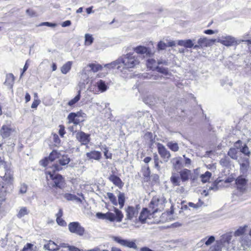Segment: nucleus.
Returning <instances> with one entry per match:
<instances>
[{"label": "nucleus", "mask_w": 251, "mask_h": 251, "mask_svg": "<svg viewBox=\"0 0 251 251\" xmlns=\"http://www.w3.org/2000/svg\"><path fill=\"white\" fill-rule=\"evenodd\" d=\"M139 63L137 55L133 53H129L120 57L110 63L105 64L104 67L108 69L117 68L121 72H124L125 70L130 71L131 69L138 65Z\"/></svg>", "instance_id": "nucleus-1"}, {"label": "nucleus", "mask_w": 251, "mask_h": 251, "mask_svg": "<svg viewBox=\"0 0 251 251\" xmlns=\"http://www.w3.org/2000/svg\"><path fill=\"white\" fill-rule=\"evenodd\" d=\"M61 169L62 167L60 165L55 164L47 168L45 172L47 180H49V177H50L53 181L52 187L54 188L53 192L55 194V195L57 194V191L55 189L57 190L58 188L62 190L66 186L64 178L62 176L59 174H55L56 171H59Z\"/></svg>", "instance_id": "nucleus-2"}, {"label": "nucleus", "mask_w": 251, "mask_h": 251, "mask_svg": "<svg viewBox=\"0 0 251 251\" xmlns=\"http://www.w3.org/2000/svg\"><path fill=\"white\" fill-rule=\"evenodd\" d=\"M3 173H4L3 180L5 183H0V198L1 199L0 201L4 199L7 191L8 186L11 184L13 180V173L9 167L5 162L0 160V176L1 177H2L1 175H3Z\"/></svg>", "instance_id": "nucleus-3"}, {"label": "nucleus", "mask_w": 251, "mask_h": 251, "mask_svg": "<svg viewBox=\"0 0 251 251\" xmlns=\"http://www.w3.org/2000/svg\"><path fill=\"white\" fill-rule=\"evenodd\" d=\"M166 202V200L163 196L153 197L149 204L150 212L154 214L162 211Z\"/></svg>", "instance_id": "nucleus-4"}, {"label": "nucleus", "mask_w": 251, "mask_h": 251, "mask_svg": "<svg viewBox=\"0 0 251 251\" xmlns=\"http://www.w3.org/2000/svg\"><path fill=\"white\" fill-rule=\"evenodd\" d=\"M217 42L226 47L237 46L241 43V41L231 35H222L217 39Z\"/></svg>", "instance_id": "nucleus-5"}, {"label": "nucleus", "mask_w": 251, "mask_h": 251, "mask_svg": "<svg viewBox=\"0 0 251 251\" xmlns=\"http://www.w3.org/2000/svg\"><path fill=\"white\" fill-rule=\"evenodd\" d=\"M69 231L79 236H83L85 233V228L77 222H71L68 225Z\"/></svg>", "instance_id": "nucleus-6"}, {"label": "nucleus", "mask_w": 251, "mask_h": 251, "mask_svg": "<svg viewBox=\"0 0 251 251\" xmlns=\"http://www.w3.org/2000/svg\"><path fill=\"white\" fill-rule=\"evenodd\" d=\"M140 209L141 206L139 204H137L135 206H128L126 209V218L128 220L136 218Z\"/></svg>", "instance_id": "nucleus-7"}, {"label": "nucleus", "mask_w": 251, "mask_h": 251, "mask_svg": "<svg viewBox=\"0 0 251 251\" xmlns=\"http://www.w3.org/2000/svg\"><path fill=\"white\" fill-rule=\"evenodd\" d=\"M112 238L114 241L120 244L122 246L127 247L129 248H132L135 250H137L138 249L135 241L123 239L119 236H113Z\"/></svg>", "instance_id": "nucleus-8"}, {"label": "nucleus", "mask_w": 251, "mask_h": 251, "mask_svg": "<svg viewBox=\"0 0 251 251\" xmlns=\"http://www.w3.org/2000/svg\"><path fill=\"white\" fill-rule=\"evenodd\" d=\"M157 151L161 157L163 159L164 162H168L171 157V154L165 146L161 143L157 144Z\"/></svg>", "instance_id": "nucleus-9"}, {"label": "nucleus", "mask_w": 251, "mask_h": 251, "mask_svg": "<svg viewBox=\"0 0 251 251\" xmlns=\"http://www.w3.org/2000/svg\"><path fill=\"white\" fill-rule=\"evenodd\" d=\"M60 157V153L57 151L53 150L48 157H46L40 161V164L44 167L47 166L49 165L50 162H52L55 159L59 158Z\"/></svg>", "instance_id": "nucleus-10"}, {"label": "nucleus", "mask_w": 251, "mask_h": 251, "mask_svg": "<svg viewBox=\"0 0 251 251\" xmlns=\"http://www.w3.org/2000/svg\"><path fill=\"white\" fill-rule=\"evenodd\" d=\"M216 39H208L206 37L200 38L198 41V45L194 46V49H198L203 47H208L216 42Z\"/></svg>", "instance_id": "nucleus-11"}, {"label": "nucleus", "mask_w": 251, "mask_h": 251, "mask_svg": "<svg viewBox=\"0 0 251 251\" xmlns=\"http://www.w3.org/2000/svg\"><path fill=\"white\" fill-rule=\"evenodd\" d=\"M90 134L85 133L83 131L77 132L75 134V137L77 140L81 143V145H86L90 141Z\"/></svg>", "instance_id": "nucleus-12"}, {"label": "nucleus", "mask_w": 251, "mask_h": 251, "mask_svg": "<svg viewBox=\"0 0 251 251\" xmlns=\"http://www.w3.org/2000/svg\"><path fill=\"white\" fill-rule=\"evenodd\" d=\"M88 68H90V70L93 72L95 73L101 70L102 66L96 63L89 64L87 67H86L83 70L82 73V75L84 76V78H86V80L88 79V75H87L86 73V69Z\"/></svg>", "instance_id": "nucleus-13"}, {"label": "nucleus", "mask_w": 251, "mask_h": 251, "mask_svg": "<svg viewBox=\"0 0 251 251\" xmlns=\"http://www.w3.org/2000/svg\"><path fill=\"white\" fill-rule=\"evenodd\" d=\"M240 246L237 248L240 250L248 251L251 246V240L248 236H243L240 240Z\"/></svg>", "instance_id": "nucleus-14"}, {"label": "nucleus", "mask_w": 251, "mask_h": 251, "mask_svg": "<svg viewBox=\"0 0 251 251\" xmlns=\"http://www.w3.org/2000/svg\"><path fill=\"white\" fill-rule=\"evenodd\" d=\"M232 237V235L231 233H228L224 235L221 240V243L223 246V248H225L226 250L229 249V244Z\"/></svg>", "instance_id": "nucleus-15"}, {"label": "nucleus", "mask_w": 251, "mask_h": 251, "mask_svg": "<svg viewBox=\"0 0 251 251\" xmlns=\"http://www.w3.org/2000/svg\"><path fill=\"white\" fill-rule=\"evenodd\" d=\"M171 163L173 164L174 168L177 171L184 167L183 163V159L181 157H176L171 160Z\"/></svg>", "instance_id": "nucleus-16"}, {"label": "nucleus", "mask_w": 251, "mask_h": 251, "mask_svg": "<svg viewBox=\"0 0 251 251\" xmlns=\"http://www.w3.org/2000/svg\"><path fill=\"white\" fill-rule=\"evenodd\" d=\"M242 142L240 140H238L235 143L234 146L237 149H240V151L244 153L245 155L249 156L250 154V151L249 150L248 147L246 144H244L243 146H242Z\"/></svg>", "instance_id": "nucleus-17"}, {"label": "nucleus", "mask_w": 251, "mask_h": 251, "mask_svg": "<svg viewBox=\"0 0 251 251\" xmlns=\"http://www.w3.org/2000/svg\"><path fill=\"white\" fill-rule=\"evenodd\" d=\"M238 162L240 164L241 171L243 174L246 173L248 171L250 165L249 159L246 157L244 159L239 160Z\"/></svg>", "instance_id": "nucleus-18"}, {"label": "nucleus", "mask_w": 251, "mask_h": 251, "mask_svg": "<svg viewBox=\"0 0 251 251\" xmlns=\"http://www.w3.org/2000/svg\"><path fill=\"white\" fill-rule=\"evenodd\" d=\"M247 180L242 176H238L236 179V184L237 188L241 191L245 189Z\"/></svg>", "instance_id": "nucleus-19"}, {"label": "nucleus", "mask_w": 251, "mask_h": 251, "mask_svg": "<svg viewBox=\"0 0 251 251\" xmlns=\"http://www.w3.org/2000/svg\"><path fill=\"white\" fill-rule=\"evenodd\" d=\"M134 51L138 54H146L147 55L150 56L151 53V50L144 46H139L133 49Z\"/></svg>", "instance_id": "nucleus-20"}, {"label": "nucleus", "mask_w": 251, "mask_h": 251, "mask_svg": "<svg viewBox=\"0 0 251 251\" xmlns=\"http://www.w3.org/2000/svg\"><path fill=\"white\" fill-rule=\"evenodd\" d=\"M108 179L113 184L118 187L119 188H122L124 186V183L122 182L121 178L114 175H111L108 177Z\"/></svg>", "instance_id": "nucleus-21"}, {"label": "nucleus", "mask_w": 251, "mask_h": 251, "mask_svg": "<svg viewBox=\"0 0 251 251\" xmlns=\"http://www.w3.org/2000/svg\"><path fill=\"white\" fill-rule=\"evenodd\" d=\"M12 132V128L6 125L2 126L0 133L3 138H7L9 137Z\"/></svg>", "instance_id": "nucleus-22"}, {"label": "nucleus", "mask_w": 251, "mask_h": 251, "mask_svg": "<svg viewBox=\"0 0 251 251\" xmlns=\"http://www.w3.org/2000/svg\"><path fill=\"white\" fill-rule=\"evenodd\" d=\"M181 178L178 174L172 173L170 177V181L174 186H178L180 185Z\"/></svg>", "instance_id": "nucleus-23"}, {"label": "nucleus", "mask_w": 251, "mask_h": 251, "mask_svg": "<svg viewBox=\"0 0 251 251\" xmlns=\"http://www.w3.org/2000/svg\"><path fill=\"white\" fill-rule=\"evenodd\" d=\"M96 85L101 93L105 92L109 88L107 84L102 79L98 80L96 82Z\"/></svg>", "instance_id": "nucleus-24"}, {"label": "nucleus", "mask_w": 251, "mask_h": 251, "mask_svg": "<svg viewBox=\"0 0 251 251\" xmlns=\"http://www.w3.org/2000/svg\"><path fill=\"white\" fill-rule=\"evenodd\" d=\"M179 175L181 181L185 182L189 179L191 175V171L187 169H184L179 172Z\"/></svg>", "instance_id": "nucleus-25"}, {"label": "nucleus", "mask_w": 251, "mask_h": 251, "mask_svg": "<svg viewBox=\"0 0 251 251\" xmlns=\"http://www.w3.org/2000/svg\"><path fill=\"white\" fill-rule=\"evenodd\" d=\"M86 156L89 159L99 160L101 158V154L100 151H94L87 152L86 153Z\"/></svg>", "instance_id": "nucleus-26"}, {"label": "nucleus", "mask_w": 251, "mask_h": 251, "mask_svg": "<svg viewBox=\"0 0 251 251\" xmlns=\"http://www.w3.org/2000/svg\"><path fill=\"white\" fill-rule=\"evenodd\" d=\"M177 44L179 46H183L186 48H194V46H195L193 42V40L191 39L178 40L177 41Z\"/></svg>", "instance_id": "nucleus-27"}, {"label": "nucleus", "mask_w": 251, "mask_h": 251, "mask_svg": "<svg viewBox=\"0 0 251 251\" xmlns=\"http://www.w3.org/2000/svg\"><path fill=\"white\" fill-rule=\"evenodd\" d=\"M44 248L45 249L50 251H59V247H58V245H57L54 242L50 240L48 244H45L44 245Z\"/></svg>", "instance_id": "nucleus-28"}, {"label": "nucleus", "mask_w": 251, "mask_h": 251, "mask_svg": "<svg viewBox=\"0 0 251 251\" xmlns=\"http://www.w3.org/2000/svg\"><path fill=\"white\" fill-rule=\"evenodd\" d=\"M14 80L15 77L14 75L11 73L8 74L6 75V79L4 84L11 88L14 84Z\"/></svg>", "instance_id": "nucleus-29"}, {"label": "nucleus", "mask_w": 251, "mask_h": 251, "mask_svg": "<svg viewBox=\"0 0 251 251\" xmlns=\"http://www.w3.org/2000/svg\"><path fill=\"white\" fill-rule=\"evenodd\" d=\"M149 211L147 208H144L140 212V215L138 218V220L142 223L145 222L147 217L149 216Z\"/></svg>", "instance_id": "nucleus-30"}, {"label": "nucleus", "mask_w": 251, "mask_h": 251, "mask_svg": "<svg viewBox=\"0 0 251 251\" xmlns=\"http://www.w3.org/2000/svg\"><path fill=\"white\" fill-rule=\"evenodd\" d=\"M72 61H68L61 68V72L63 74H67L71 69Z\"/></svg>", "instance_id": "nucleus-31"}, {"label": "nucleus", "mask_w": 251, "mask_h": 251, "mask_svg": "<svg viewBox=\"0 0 251 251\" xmlns=\"http://www.w3.org/2000/svg\"><path fill=\"white\" fill-rule=\"evenodd\" d=\"M239 152L235 148H231L229 149L227 152V154L232 159L237 160Z\"/></svg>", "instance_id": "nucleus-32"}, {"label": "nucleus", "mask_w": 251, "mask_h": 251, "mask_svg": "<svg viewBox=\"0 0 251 251\" xmlns=\"http://www.w3.org/2000/svg\"><path fill=\"white\" fill-rule=\"evenodd\" d=\"M118 203L120 205V208L122 209L124 207L125 202V194L121 192H119V194L118 195Z\"/></svg>", "instance_id": "nucleus-33"}, {"label": "nucleus", "mask_w": 251, "mask_h": 251, "mask_svg": "<svg viewBox=\"0 0 251 251\" xmlns=\"http://www.w3.org/2000/svg\"><path fill=\"white\" fill-rule=\"evenodd\" d=\"M29 211L27 209L26 207H22L20 208L17 216L19 218H21L28 214Z\"/></svg>", "instance_id": "nucleus-34"}, {"label": "nucleus", "mask_w": 251, "mask_h": 251, "mask_svg": "<svg viewBox=\"0 0 251 251\" xmlns=\"http://www.w3.org/2000/svg\"><path fill=\"white\" fill-rule=\"evenodd\" d=\"M142 173L145 178H146L147 180L150 178L151 175V171L150 168L148 166H145L142 168Z\"/></svg>", "instance_id": "nucleus-35"}, {"label": "nucleus", "mask_w": 251, "mask_h": 251, "mask_svg": "<svg viewBox=\"0 0 251 251\" xmlns=\"http://www.w3.org/2000/svg\"><path fill=\"white\" fill-rule=\"evenodd\" d=\"M58 161L60 165L65 166L70 162V159L67 155H63L59 158Z\"/></svg>", "instance_id": "nucleus-36"}, {"label": "nucleus", "mask_w": 251, "mask_h": 251, "mask_svg": "<svg viewBox=\"0 0 251 251\" xmlns=\"http://www.w3.org/2000/svg\"><path fill=\"white\" fill-rule=\"evenodd\" d=\"M80 93L81 90H79L77 95L74 99H72L68 102V105L70 106H73L80 99Z\"/></svg>", "instance_id": "nucleus-37"}, {"label": "nucleus", "mask_w": 251, "mask_h": 251, "mask_svg": "<svg viewBox=\"0 0 251 251\" xmlns=\"http://www.w3.org/2000/svg\"><path fill=\"white\" fill-rule=\"evenodd\" d=\"M247 226L245 225L243 226L239 227L234 233L235 236H240L243 235L246 230Z\"/></svg>", "instance_id": "nucleus-38"}, {"label": "nucleus", "mask_w": 251, "mask_h": 251, "mask_svg": "<svg viewBox=\"0 0 251 251\" xmlns=\"http://www.w3.org/2000/svg\"><path fill=\"white\" fill-rule=\"evenodd\" d=\"M142 76L145 78L152 79V80H157L159 78H161L162 76H160L158 74L156 75H150L148 73H144L142 74Z\"/></svg>", "instance_id": "nucleus-39"}, {"label": "nucleus", "mask_w": 251, "mask_h": 251, "mask_svg": "<svg viewBox=\"0 0 251 251\" xmlns=\"http://www.w3.org/2000/svg\"><path fill=\"white\" fill-rule=\"evenodd\" d=\"M167 147L173 151H177L179 150L177 143L173 142H169L167 144Z\"/></svg>", "instance_id": "nucleus-40"}, {"label": "nucleus", "mask_w": 251, "mask_h": 251, "mask_svg": "<svg viewBox=\"0 0 251 251\" xmlns=\"http://www.w3.org/2000/svg\"><path fill=\"white\" fill-rule=\"evenodd\" d=\"M115 213L116 220L118 222H121L124 217V215L121 211L116 208H114Z\"/></svg>", "instance_id": "nucleus-41"}, {"label": "nucleus", "mask_w": 251, "mask_h": 251, "mask_svg": "<svg viewBox=\"0 0 251 251\" xmlns=\"http://www.w3.org/2000/svg\"><path fill=\"white\" fill-rule=\"evenodd\" d=\"M211 173L208 171L206 172L204 174L201 176V181L203 183H206L208 181L211 176Z\"/></svg>", "instance_id": "nucleus-42"}, {"label": "nucleus", "mask_w": 251, "mask_h": 251, "mask_svg": "<svg viewBox=\"0 0 251 251\" xmlns=\"http://www.w3.org/2000/svg\"><path fill=\"white\" fill-rule=\"evenodd\" d=\"M94 41L92 35L89 34H86L85 35V44L86 46L91 45Z\"/></svg>", "instance_id": "nucleus-43"}, {"label": "nucleus", "mask_w": 251, "mask_h": 251, "mask_svg": "<svg viewBox=\"0 0 251 251\" xmlns=\"http://www.w3.org/2000/svg\"><path fill=\"white\" fill-rule=\"evenodd\" d=\"M107 196L108 198V199L110 200L111 203L114 205H118V202L117 201L116 197L115 196V195L112 193L108 192L107 193Z\"/></svg>", "instance_id": "nucleus-44"}, {"label": "nucleus", "mask_w": 251, "mask_h": 251, "mask_svg": "<svg viewBox=\"0 0 251 251\" xmlns=\"http://www.w3.org/2000/svg\"><path fill=\"white\" fill-rule=\"evenodd\" d=\"M155 69L158 72L161 73L165 75H169V72L168 68H167L157 66L156 67Z\"/></svg>", "instance_id": "nucleus-45"}, {"label": "nucleus", "mask_w": 251, "mask_h": 251, "mask_svg": "<svg viewBox=\"0 0 251 251\" xmlns=\"http://www.w3.org/2000/svg\"><path fill=\"white\" fill-rule=\"evenodd\" d=\"M52 140H53V143H54V145L56 146H58L60 145L61 141H60V139L59 138L58 135H57L56 134H52Z\"/></svg>", "instance_id": "nucleus-46"}, {"label": "nucleus", "mask_w": 251, "mask_h": 251, "mask_svg": "<svg viewBox=\"0 0 251 251\" xmlns=\"http://www.w3.org/2000/svg\"><path fill=\"white\" fill-rule=\"evenodd\" d=\"M220 163L222 166H227L229 164V160L226 157H224L220 160Z\"/></svg>", "instance_id": "nucleus-47"}, {"label": "nucleus", "mask_w": 251, "mask_h": 251, "mask_svg": "<svg viewBox=\"0 0 251 251\" xmlns=\"http://www.w3.org/2000/svg\"><path fill=\"white\" fill-rule=\"evenodd\" d=\"M106 219L108 220L111 222H113L116 220V217L115 214L111 212L106 213Z\"/></svg>", "instance_id": "nucleus-48"}, {"label": "nucleus", "mask_w": 251, "mask_h": 251, "mask_svg": "<svg viewBox=\"0 0 251 251\" xmlns=\"http://www.w3.org/2000/svg\"><path fill=\"white\" fill-rule=\"evenodd\" d=\"M27 186L25 183L21 184L19 187V193L25 194L27 191Z\"/></svg>", "instance_id": "nucleus-49"}, {"label": "nucleus", "mask_w": 251, "mask_h": 251, "mask_svg": "<svg viewBox=\"0 0 251 251\" xmlns=\"http://www.w3.org/2000/svg\"><path fill=\"white\" fill-rule=\"evenodd\" d=\"M78 116V113H71L69 114L68 116V119L69 121V123H72L76 118V117Z\"/></svg>", "instance_id": "nucleus-50"}, {"label": "nucleus", "mask_w": 251, "mask_h": 251, "mask_svg": "<svg viewBox=\"0 0 251 251\" xmlns=\"http://www.w3.org/2000/svg\"><path fill=\"white\" fill-rule=\"evenodd\" d=\"M155 64V60L153 59H149L147 61V66L148 68L152 69Z\"/></svg>", "instance_id": "nucleus-51"}, {"label": "nucleus", "mask_w": 251, "mask_h": 251, "mask_svg": "<svg viewBox=\"0 0 251 251\" xmlns=\"http://www.w3.org/2000/svg\"><path fill=\"white\" fill-rule=\"evenodd\" d=\"M33 245L31 243H27L24 247L22 251H34L33 250Z\"/></svg>", "instance_id": "nucleus-52"}, {"label": "nucleus", "mask_w": 251, "mask_h": 251, "mask_svg": "<svg viewBox=\"0 0 251 251\" xmlns=\"http://www.w3.org/2000/svg\"><path fill=\"white\" fill-rule=\"evenodd\" d=\"M26 13L30 17H34L38 16L37 13L32 9H27Z\"/></svg>", "instance_id": "nucleus-53"}, {"label": "nucleus", "mask_w": 251, "mask_h": 251, "mask_svg": "<svg viewBox=\"0 0 251 251\" xmlns=\"http://www.w3.org/2000/svg\"><path fill=\"white\" fill-rule=\"evenodd\" d=\"M64 197L68 201L74 200L75 199H76V196L75 195L69 193L65 194Z\"/></svg>", "instance_id": "nucleus-54"}, {"label": "nucleus", "mask_w": 251, "mask_h": 251, "mask_svg": "<svg viewBox=\"0 0 251 251\" xmlns=\"http://www.w3.org/2000/svg\"><path fill=\"white\" fill-rule=\"evenodd\" d=\"M167 47V45L166 43H164L162 41H160L157 45V48L159 50H163L166 49Z\"/></svg>", "instance_id": "nucleus-55"}, {"label": "nucleus", "mask_w": 251, "mask_h": 251, "mask_svg": "<svg viewBox=\"0 0 251 251\" xmlns=\"http://www.w3.org/2000/svg\"><path fill=\"white\" fill-rule=\"evenodd\" d=\"M104 148V155L106 158H111L112 157V153L108 152V150L106 148V147L105 146Z\"/></svg>", "instance_id": "nucleus-56"}, {"label": "nucleus", "mask_w": 251, "mask_h": 251, "mask_svg": "<svg viewBox=\"0 0 251 251\" xmlns=\"http://www.w3.org/2000/svg\"><path fill=\"white\" fill-rule=\"evenodd\" d=\"M215 241V237L213 236H210L205 242V244L207 246L211 245Z\"/></svg>", "instance_id": "nucleus-57"}, {"label": "nucleus", "mask_w": 251, "mask_h": 251, "mask_svg": "<svg viewBox=\"0 0 251 251\" xmlns=\"http://www.w3.org/2000/svg\"><path fill=\"white\" fill-rule=\"evenodd\" d=\"M57 223L61 226H65L67 225L66 222L61 218H56Z\"/></svg>", "instance_id": "nucleus-58"}, {"label": "nucleus", "mask_w": 251, "mask_h": 251, "mask_svg": "<svg viewBox=\"0 0 251 251\" xmlns=\"http://www.w3.org/2000/svg\"><path fill=\"white\" fill-rule=\"evenodd\" d=\"M66 133L65 127L62 125L59 126V134L61 137H63L64 135Z\"/></svg>", "instance_id": "nucleus-59"}, {"label": "nucleus", "mask_w": 251, "mask_h": 251, "mask_svg": "<svg viewBox=\"0 0 251 251\" xmlns=\"http://www.w3.org/2000/svg\"><path fill=\"white\" fill-rule=\"evenodd\" d=\"M222 248L223 246L221 243L220 244H217L213 247L212 251H222Z\"/></svg>", "instance_id": "nucleus-60"}, {"label": "nucleus", "mask_w": 251, "mask_h": 251, "mask_svg": "<svg viewBox=\"0 0 251 251\" xmlns=\"http://www.w3.org/2000/svg\"><path fill=\"white\" fill-rule=\"evenodd\" d=\"M43 25H46L50 27H55L56 25L55 24H53L49 22H43L40 24L39 26H43Z\"/></svg>", "instance_id": "nucleus-61"}, {"label": "nucleus", "mask_w": 251, "mask_h": 251, "mask_svg": "<svg viewBox=\"0 0 251 251\" xmlns=\"http://www.w3.org/2000/svg\"><path fill=\"white\" fill-rule=\"evenodd\" d=\"M106 213L103 214L102 213H97L96 214L97 217L99 219H106Z\"/></svg>", "instance_id": "nucleus-62"}, {"label": "nucleus", "mask_w": 251, "mask_h": 251, "mask_svg": "<svg viewBox=\"0 0 251 251\" xmlns=\"http://www.w3.org/2000/svg\"><path fill=\"white\" fill-rule=\"evenodd\" d=\"M40 101L38 100H34L32 104H31V108H36L37 106L39 104Z\"/></svg>", "instance_id": "nucleus-63"}, {"label": "nucleus", "mask_w": 251, "mask_h": 251, "mask_svg": "<svg viewBox=\"0 0 251 251\" xmlns=\"http://www.w3.org/2000/svg\"><path fill=\"white\" fill-rule=\"evenodd\" d=\"M68 250L69 251H80V249L74 246H70Z\"/></svg>", "instance_id": "nucleus-64"}]
</instances>
